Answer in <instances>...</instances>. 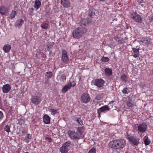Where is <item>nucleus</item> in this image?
<instances>
[{"label": "nucleus", "instance_id": "f257e3e1", "mask_svg": "<svg viewBox=\"0 0 153 153\" xmlns=\"http://www.w3.org/2000/svg\"><path fill=\"white\" fill-rule=\"evenodd\" d=\"M87 30V29L85 27H79L73 30L72 34L74 38L78 39L81 37Z\"/></svg>", "mask_w": 153, "mask_h": 153}, {"label": "nucleus", "instance_id": "f03ea898", "mask_svg": "<svg viewBox=\"0 0 153 153\" xmlns=\"http://www.w3.org/2000/svg\"><path fill=\"white\" fill-rule=\"evenodd\" d=\"M126 137L128 141L132 143L133 145L137 146L139 143V139L134 135H127Z\"/></svg>", "mask_w": 153, "mask_h": 153}, {"label": "nucleus", "instance_id": "7ed1b4c3", "mask_svg": "<svg viewBox=\"0 0 153 153\" xmlns=\"http://www.w3.org/2000/svg\"><path fill=\"white\" fill-rule=\"evenodd\" d=\"M70 144V142H67L64 143L60 149L59 151L61 153H67Z\"/></svg>", "mask_w": 153, "mask_h": 153}, {"label": "nucleus", "instance_id": "20e7f679", "mask_svg": "<svg viewBox=\"0 0 153 153\" xmlns=\"http://www.w3.org/2000/svg\"><path fill=\"white\" fill-rule=\"evenodd\" d=\"M92 82L94 85L98 88L102 87L104 85V84L105 81L102 79H95L92 81Z\"/></svg>", "mask_w": 153, "mask_h": 153}, {"label": "nucleus", "instance_id": "39448f33", "mask_svg": "<svg viewBox=\"0 0 153 153\" xmlns=\"http://www.w3.org/2000/svg\"><path fill=\"white\" fill-rule=\"evenodd\" d=\"M148 126L147 123H143L140 124L138 127V131L140 133H145L147 129Z\"/></svg>", "mask_w": 153, "mask_h": 153}, {"label": "nucleus", "instance_id": "423d86ee", "mask_svg": "<svg viewBox=\"0 0 153 153\" xmlns=\"http://www.w3.org/2000/svg\"><path fill=\"white\" fill-rule=\"evenodd\" d=\"M61 60L65 63H67L68 62V57L67 55V52L65 50H63L62 51Z\"/></svg>", "mask_w": 153, "mask_h": 153}, {"label": "nucleus", "instance_id": "0eeeda50", "mask_svg": "<svg viewBox=\"0 0 153 153\" xmlns=\"http://www.w3.org/2000/svg\"><path fill=\"white\" fill-rule=\"evenodd\" d=\"M68 134L69 137L72 139L74 140H78L79 138L77 137V134L75 132L68 131Z\"/></svg>", "mask_w": 153, "mask_h": 153}, {"label": "nucleus", "instance_id": "6e6552de", "mask_svg": "<svg viewBox=\"0 0 153 153\" xmlns=\"http://www.w3.org/2000/svg\"><path fill=\"white\" fill-rule=\"evenodd\" d=\"M90 100V97L88 94L84 93L81 96V101L83 103H87L89 102Z\"/></svg>", "mask_w": 153, "mask_h": 153}, {"label": "nucleus", "instance_id": "1a4fd4ad", "mask_svg": "<svg viewBox=\"0 0 153 153\" xmlns=\"http://www.w3.org/2000/svg\"><path fill=\"white\" fill-rule=\"evenodd\" d=\"M117 140H114L111 141L109 144V146L111 148L114 149H119L118 145Z\"/></svg>", "mask_w": 153, "mask_h": 153}, {"label": "nucleus", "instance_id": "9d476101", "mask_svg": "<svg viewBox=\"0 0 153 153\" xmlns=\"http://www.w3.org/2000/svg\"><path fill=\"white\" fill-rule=\"evenodd\" d=\"M31 100L32 102L35 105H38L42 101L41 98L37 96L33 97Z\"/></svg>", "mask_w": 153, "mask_h": 153}, {"label": "nucleus", "instance_id": "9b49d317", "mask_svg": "<svg viewBox=\"0 0 153 153\" xmlns=\"http://www.w3.org/2000/svg\"><path fill=\"white\" fill-rule=\"evenodd\" d=\"M117 140L119 149L124 148L126 144V141L123 139H118Z\"/></svg>", "mask_w": 153, "mask_h": 153}, {"label": "nucleus", "instance_id": "f8f14e48", "mask_svg": "<svg viewBox=\"0 0 153 153\" xmlns=\"http://www.w3.org/2000/svg\"><path fill=\"white\" fill-rule=\"evenodd\" d=\"M134 15L131 17L136 22L138 23H141L142 22V19L140 16L136 13H134Z\"/></svg>", "mask_w": 153, "mask_h": 153}, {"label": "nucleus", "instance_id": "ddd939ff", "mask_svg": "<svg viewBox=\"0 0 153 153\" xmlns=\"http://www.w3.org/2000/svg\"><path fill=\"white\" fill-rule=\"evenodd\" d=\"M11 89V87L8 84H6L3 85L2 88L3 92L4 93H8Z\"/></svg>", "mask_w": 153, "mask_h": 153}, {"label": "nucleus", "instance_id": "4468645a", "mask_svg": "<svg viewBox=\"0 0 153 153\" xmlns=\"http://www.w3.org/2000/svg\"><path fill=\"white\" fill-rule=\"evenodd\" d=\"M62 5L64 7L68 8L70 6V3L69 0H61Z\"/></svg>", "mask_w": 153, "mask_h": 153}, {"label": "nucleus", "instance_id": "2eb2a0df", "mask_svg": "<svg viewBox=\"0 0 153 153\" xmlns=\"http://www.w3.org/2000/svg\"><path fill=\"white\" fill-rule=\"evenodd\" d=\"M110 110V108L106 105H104L98 110V112L99 113L102 112L105 113L108 111H109Z\"/></svg>", "mask_w": 153, "mask_h": 153}, {"label": "nucleus", "instance_id": "dca6fc26", "mask_svg": "<svg viewBox=\"0 0 153 153\" xmlns=\"http://www.w3.org/2000/svg\"><path fill=\"white\" fill-rule=\"evenodd\" d=\"M24 23V22L22 19H20L16 22L15 25L16 27L20 28Z\"/></svg>", "mask_w": 153, "mask_h": 153}, {"label": "nucleus", "instance_id": "f3484780", "mask_svg": "<svg viewBox=\"0 0 153 153\" xmlns=\"http://www.w3.org/2000/svg\"><path fill=\"white\" fill-rule=\"evenodd\" d=\"M105 74L107 76H110L112 74V71L111 69L109 68H106L104 69Z\"/></svg>", "mask_w": 153, "mask_h": 153}, {"label": "nucleus", "instance_id": "a211bd4d", "mask_svg": "<svg viewBox=\"0 0 153 153\" xmlns=\"http://www.w3.org/2000/svg\"><path fill=\"white\" fill-rule=\"evenodd\" d=\"M43 121L46 124H48L50 123V120L49 116L47 114H45L43 117Z\"/></svg>", "mask_w": 153, "mask_h": 153}, {"label": "nucleus", "instance_id": "6ab92c4d", "mask_svg": "<svg viewBox=\"0 0 153 153\" xmlns=\"http://www.w3.org/2000/svg\"><path fill=\"white\" fill-rule=\"evenodd\" d=\"M0 13L2 15H4L8 13V10L7 8L1 6L0 7Z\"/></svg>", "mask_w": 153, "mask_h": 153}, {"label": "nucleus", "instance_id": "aec40b11", "mask_svg": "<svg viewBox=\"0 0 153 153\" xmlns=\"http://www.w3.org/2000/svg\"><path fill=\"white\" fill-rule=\"evenodd\" d=\"M11 48V47L10 45L7 44L4 45L3 49L5 53L9 52Z\"/></svg>", "mask_w": 153, "mask_h": 153}, {"label": "nucleus", "instance_id": "412c9836", "mask_svg": "<svg viewBox=\"0 0 153 153\" xmlns=\"http://www.w3.org/2000/svg\"><path fill=\"white\" fill-rule=\"evenodd\" d=\"M139 49H136L135 48H133V51L134 53L133 56L135 58H136L139 56Z\"/></svg>", "mask_w": 153, "mask_h": 153}, {"label": "nucleus", "instance_id": "4be33fe9", "mask_svg": "<svg viewBox=\"0 0 153 153\" xmlns=\"http://www.w3.org/2000/svg\"><path fill=\"white\" fill-rule=\"evenodd\" d=\"M71 88L70 86L69 85V84H67L63 87L62 90V92L63 93H65L68 89Z\"/></svg>", "mask_w": 153, "mask_h": 153}, {"label": "nucleus", "instance_id": "5701e85b", "mask_svg": "<svg viewBox=\"0 0 153 153\" xmlns=\"http://www.w3.org/2000/svg\"><path fill=\"white\" fill-rule=\"evenodd\" d=\"M41 5V2L39 0H36L35 1V3L34 5V7L36 9L39 8Z\"/></svg>", "mask_w": 153, "mask_h": 153}, {"label": "nucleus", "instance_id": "b1692460", "mask_svg": "<svg viewBox=\"0 0 153 153\" xmlns=\"http://www.w3.org/2000/svg\"><path fill=\"white\" fill-rule=\"evenodd\" d=\"M141 41L144 44H147L150 42L149 39V38L143 39L141 40Z\"/></svg>", "mask_w": 153, "mask_h": 153}, {"label": "nucleus", "instance_id": "393cba45", "mask_svg": "<svg viewBox=\"0 0 153 153\" xmlns=\"http://www.w3.org/2000/svg\"><path fill=\"white\" fill-rule=\"evenodd\" d=\"M120 79L122 82H126L127 81L126 75L125 74L122 75L120 77Z\"/></svg>", "mask_w": 153, "mask_h": 153}, {"label": "nucleus", "instance_id": "a878e982", "mask_svg": "<svg viewBox=\"0 0 153 153\" xmlns=\"http://www.w3.org/2000/svg\"><path fill=\"white\" fill-rule=\"evenodd\" d=\"M31 135L30 134H27L25 137V140L27 143H28L31 138Z\"/></svg>", "mask_w": 153, "mask_h": 153}, {"label": "nucleus", "instance_id": "bb28decb", "mask_svg": "<svg viewBox=\"0 0 153 153\" xmlns=\"http://www.w3.org/2000/svg\"><path fill=\"white\" fill-rule=\"evenodd\" d=\"M95 16V13L94 10H90L89 11L88 16L92 18Z\"/></svg>", "mask_w": 153, "mask_h": 153}, {"label": "nucleus", "instance_id": "cd10ccee", "mask_svg": "<svg viewBox=\"0 0 153 153\" xmlns=\"http://www.w3.org/2000/svg\"><path fill=\"white\" fill-rule=\"evenodd\" d=\"M130 91L129 89L125 87L123 88V90H122V92L124 94H126L130 92Z\"/></svg>", "mask_w": 153, "mask_h": 153}, {"label": "nucleus", "instance_id": "c85d7f7f", "mask_svg": "<svg viewBox=\"0 0 153 153\" xmlns=\"http://www.w3.org/2000/svg\"><path fill=\"white\" fill-rule=\"evenodd\" d=\"M49 25L47 23H42L41 25V27L42 29H46L48 28Z\"/></svg>", "mask_w": 153, "mask_h": 153}, {"label": "nucleus", "instance_id": "c756f323", "mask_svg": "<svg viewBox=\"0 0 153 153\" xmlns=\"http://www.w3.org/2000/svg\"><path fill=\"white\" fill-rule=\"evenodd\" d=\"M66 79V76L64 74H63L61 75V77L60 78V80L61 82H64L65 81Z\"/></svg>", "mask_w": 153, "mask_h": 153}, {"label": "nucleus", "instance_id": "7c9ffc66", "mask_svg": "<svg viewBox=\"0 0 153 153\" xmlns=\"http://www.w3.org/2000/svg\"><path fill=\"white\" fill-rule=\"evenodd\" d=\"M75 120L77 121L79 125H82L83 124L80 118L78 117H75Z\"/></svg>", "mask_w": 153, "mask_h": 153}, {"label": "nucleus", "instance_id": "2f4dec72", "mask_svg": "<svg viewBox=\"0 0 153 153\" xmlns=\"http://www.w3.org/2000/svg\"><path fill=\"white\" fill-rule=\"evenodd\" d=\"M45 75L47 76L48 79H49L52 77V73L51 71L47 72L46 73Z\"/></svg>", "mask_w": 153, "mask_h": 153}, {"label": "nucleus", "instance_id": "473e14b6", "mask_svg": "<svg viewBox=\"0 0 153 153\" xmlns=\"http://www.w3.org/2000/svg\"><path fill=\"white\" fill-rule=\"evenodd\" d=\"M80 25L82 26H85L86 25V20L82 19L81 20L80 23Z\"/></svg>", "mask_w": 153, "mask_h": 153}, {"label": "nucleus", "instance_id": "72a5a7b5", "mask_svg": "<svg viewBox=\"0 0 153 153\" xmlns=\"http://www.w3.org/2000/svg\"><path fill=\"white\" fill-rule=\"evenodd\" d=\"M16 14V12L15 10H13L11 13L10 14V17L11 19L15 17V16Z\"/></svg>", "mask_w": 153, "mask_h": 153}, {"label": "nucleus", "instance_id": "f704fd0d", "mask_svg": "<svg viewBox=\"0 0 153 153\" xmlns=\"http://www.w3.org/2000/svg\"><path fill=\"white\" fill-rule=\"evenodd\" d=\"M101 60L103 62H107L109 60V59L108 57L103 56L101 59Z\"/></svg>", "mask_w": 153, "mask_h": 153}, {"label": "nucleus", "instance_id": "c9c22d12", "mask_svg": "<svg viewBox=\"0 0 153 153\" xmlns=\"http://www.w3.org/2000/svg\"><path fill=\"white\" fill-rule=\"evenodd\" d=\"M126 104L127 106L129 107H132L134 106V104L132 103L130 101H128Z\"/></svg>", "mask_w": 153, "mask_h": 153}, {"label": "nucleus", "instance_id": "e433bc0d", "mask_svg": "<svg viewBox=\"0 0 153 153\" xmlns=\"http://www.w3.org/2000/svg\"><path fill=\"white\" fill-rule=\"evenodd\" d=\"M144 143L146 145H148L150 143V140L148 139V137L145 140Z\"/></svg>", "mask_w": 153, "mask_h": 153}, {"label": "nucleus", "instance_id": "4c0bfd02", "mask_svg": "<svg viewBox=\"0 0 153 153\" xmlns=\"http://www.w3.org/2000/svg\"><path fill=\"white\" fill-rule=\"evenodd\" d=\"M10 128L9 126L7 125H6L5 126L4 129L5 131L7 132H10Z\"/></svg>", "mask_w": 153, "mask_h": 153}, {"label": "nucleus", "instance_id": "58836bf2", "mask_svg": "<svg viewBox=\"0 0 153 153\" xmlns=\"http://www.w3.org/2000/svg\"><path fill=\"white\" fill-rule=\"evenodd\" d=\"M96 150L94 148H92L89 151L88 153H95Z\"/></svg>", "mask_w": 153, "mask_h": 153}, {"label": "nucleus", "instance_id": "ea45409f", "mask_svg": "<svg viewBox=\"0 0 153 153\" xmlns=\"http://www.w3.org/2000/svg\"><path fill=\"white\" fill-rule=\"evenodd\" d=\"M50 111L53 114H56L57 112V110L53 109H51Z\"/></svg>", "mask_w": 153, "mask_h": 153}, {"label": "nucleus", "instance_id": "a19ab883", "mask_svg": "<svg viewBox=\"0 0 153 153\" xmlns=\"http://www.w3.org/2000/svg\"><path fill=\"white\" fill-rule=\"evenodd\" d=\"M76 83L74 81H73L72 82H70V84H69V85L70 86L71 88L72 86L73 87H74Z\"/></svg>", "mask_w": 153, "mask_h": 153}, {"label": "nucleus", "instance_id": "79ce46f5", "mask_svg": "<svg viewBox=\"0 0 153 153\" xmlns=\"http://www.w3.org/2000/svg\"><path fill=\"white\" fill-rule=\"evenodd\" d=\"M78 130L79 133H81L84 130V128L83 127L79 128Z\"/></svg>", "mask_w": 153, "mask_h": 153}, {"label": "nucleus", "instance_id": "37998d69", "mask_svg": "<svg viewBox=\"0 0 153 153\" xmlns=\"http://www.w3.org/2000/svg\"><path fill=\"white\" fill-rule=\"evenodd\" d=\"M95 99L97 100H100L101 99V97L100 95H97L95 97Z\"/></svg>", "mask_w": 153, "mask_h": 153}, {"label": "nucleus", "instance_id": "c03bdc74", "mask_svg": "<svg viewBox=\"0 0 153 153\" xmlns=\"http://www.w3.org/2000/svg\"><path fill=\"white\" fill-rule=\"evenodd\" d=\"M45 140L47 141H48V142H51L52 140V139L51 138H50V137H46L45 138Z\"/></svg>", "mask_w": 153, "mask_h": 153}, {"label": "nucleus", "instance_id": "a18cd8bd", "mask_svg": "<svg viewBox=\"0 0 153 153\" xmlns=\"http://www.w3.org/2000/svg\"><path fill=\"white\" fill-rule=\"evenodd\" d=\"M141 88L142 89H145L146 88V84L144 83L140 85Z\"/></svg>", "mask_w": 153, "mask_h": 153}, {"label": "nucleus", "instance_id": "49530a36", "mask_svg": "<svg viewBox=\"0 0 153 153\" xmlns=\"http://www.w3.org/2000/svg\"><path fill=\"white\" fill-rule=\"evenodd\" d=\"M29 11L30 12V15H31L32 13L33 10V8H30L29 9Z\"/></svg>", "mask_w": 153, "mask_h": 153}, {"label": "nucleus", "instance_id": "de8ad7c7", "mask_svg": "<svg viewBox=\"0 0 153 153\" xmlns=\"http://www.w3.org/2000/svg\"><path fill=\"white\" fill-rule=\"evenodd\" d=\"M3 117V114L2 112L0 111V120L2 119Z\"/></svg>", "mask_w": 153, "mask_h": 153}, {"label": "nucleus", "instance_id": "09e8293b", "mask_svg": "<svg viewBox=\"0 0 153 153\" xmlns=\"http://www.w3.org/2000/svg\"><path fill=\"white\" fill-rule=\"evenodd\" d=\"M86 21L87 23H89L91 22L92 19L91 18H88Z\"/></svg>", "mask_w": 153, "mask_h": 153}, {"label": "nucleus", "instance_id": "8fccbe9b", "mask_svg": "<svg viewBox=\"0 0 153 153\" xmlns=\"http://www.w3.org/2000/svg\"><path fill=\"white\" fill-rule=\"evenodd\" d=\"M138 1L139 3L141 4L143 2V0H138Z\"/></svg>", "mask_w": 153, "mask_h": 153}, {"label": "nucleus", "instance_id": "3c124183", "mask_svg": "<svg viewBox=\"0 0 153 153\" xmlns=\"http://www.w3.org/2000/svg\"><path fill=\"white\" fill-rule=\"evenodd\" d=\"M150 21L151 22H153V16H152L151 18L150 19Z\"/></svg>", "mask_w": 153, "mask_h": 153}, {"label": "nucleus", "instance_id": "603ef678", "mask_svg": "<svg viewBox=\"0 0 153 153\" xmlns=\"http://www.w3.org/2000/svg\"><path fill=\"white\" fill-rule=\"evenodd\" d=\"M47 49L48 51H49L50 49L49 46L47 47Z\"/></svg>", "mask_w": 153, "mask_h": 153}, {"label": "nucleus", "instance_id": "864d4df0", "mask_svg": "<svg viewBox=\"0 0 153 153\" xmlns=\"http://www.w3.org/2000/svg\"><path fill=\"white\" fill-rule=\"evenodd\" d=\"M114 102V101H111V102L110 103V104H111V103H113Z\"/></svg>", "mask_w": 153, "mask_h": 153}, {"label": "nucleus", "instance_id": "5fc2aeb1", "mask_svg": "<svg viewBox=\"0 0 153 153\" xmlns=\"http://www.w3.org/2000/svg\"><path fill=\"white\" fill-rule=\"evenodd\" d=\"M99 0L100 1H105L106 0Z\"/></svg>", "mask_w": 153, "mask_h": 153}, {"label": "nucleus", "instance_id": "6e6d98bb", "mask_svg": "<svg viewBox=\"0 0 153 153\" xmlns=\"http://www.w3.org/2000/svg\"><path fill=\"white\" fill-rule=\"evenodd\" d=\"M112 107H113V105H111V108H112Z\"/></svg>", "mask_w": 153, "mask_h": 153}, {"label": "nucleus", "instance_id": "4d7b16f0", "mask_svg": "<svg viewBox=\"0 0 153 153\" xmlns=\"http://www.w3.org/2000/svg\"><path fill=\"white\" fill-rule=\"evenodd\" d=\"M25 153H28V152H25Z\"/></svg>", "mask_w": 153, "mask_h": 153}, {"label": "nucleus", "instance_id": "13d9d810", "mask_svg": "<svg viewBox=\"0 0 153 153\" xmlns=\"http://www.w3.org/2000/svg\"><path fill=\"white\" fill-rule=\"evenodd\" d=\"M45 83H46H46H47V81H46Z\"/></svg>", "mask_w": 153, "mask_h": 153}, {"label": "nucleus", "instance_id": "bf43d9fd", "mask_svg": "<svg viewBox=\"0 0 153 153\" xmlns=\"http://www.w3.org/2000/svg\"><path fill=\"white\" fill-rule=\"evenodd\" d=\"M45 83H46H46H47V81H46Z\"/></svg>", "mask_w": 153, "mask_h": 153}, {"label": "nucleus", "instance_id": "052dcab7", "mask_svg": "<svg viewBox=\"0 0 153 153\" xmlns=\"http://www.w3.org/2000/svg\"><path fill=\"white\" fill-rule=\"evenodd\" d=\"M116 38H114V39H116Z\"/></svg>", "mask_w": 153, "mask_h": 153}]
</instances>
